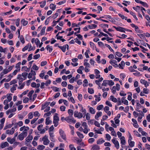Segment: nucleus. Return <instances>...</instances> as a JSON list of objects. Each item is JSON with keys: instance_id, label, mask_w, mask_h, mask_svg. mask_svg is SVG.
Segmentation results:
<instances>
[{"instance_id": "obj_1", "label": "nucleus", "mask_w": 150, "mask_h": 150, "mask_svg": "<svg viewBox=\"0 0 150 150\" xmlns=\"http://www.w3.org/2000/svg\"><path fill=\"white\" fill-rule=\"evenodd\" d=\"M23 132L22 133L20 134L18 137V139L21 141L23 140L24 137H26L27 136L26 132Z\"/></svg>"}, {"instance_id": "obj_2", "label": "nucleus", "mask_w": 150, "mask_h": 150, "mask_svg": "<svg viewBox=\"0 0 150 150\" xmlns=\"http://www.w3.org/2000/svg\"><path fill=\"white\" fill-rule=\"evenodd\" d=\"M112 142L115 144V146L117 149H118L119 148V144L118 142L116 140V138L113 137L111 140Z\"/></svg>"}, {"instance_id": "obj_3", "label": "nucleus", "mask_w": 150, "mask_h": 150, "mask_svg": "<svg viewBox=\"0 0 150 150\" xmlns=\"http://www.w3.org/2000/svg\"><path fill=\"white\" fill-rule=\"evenodd\" d=\"M59 133L61 137L64 140H67L66 136L64 132L61 129L59 130Z\"/></svg>"}, {"instance_id": "obj_4", "label": "nucleus", "mask_w": 150, "mask_h": 150, "mask_svg": "<svg viewBox=\"0 0 150 150\" xmlns=\"http://www.w3.org/2000/svg\"><path fill=\"white\" fill-rule=\"evenodd\" d=\"M74 116L75 117H77L78 118H80L82 117L83 115L80 112L79 113L76 110L74 112Z\"/></svg>"}, {"instance_id": "obj_5", "label": "nucleus", "mask_w": 150, "mask_h": 150, "mask_svg": "<svg viewBox=\"0 0 150 150\" xmlns=\"http://www.w3.org/2000/svg\"><path fill=\"white\" fill-rule=\"evenodd\" d=\"M113 27L115 28L117 31L125 33V31H124V28L120 26L116 27L115 26H113Z\"/></svg>"}, {"instance_id": "obj_6", "label": "nucleus", "mask_w": 150, "mask_h": 150, "mask_svg": "<svg viewBox=\"0 0 150 150\" xmlns=\"http://www.w3.org/2000/svg\"><path fill=\"white\" fill-rule=\"evenodd\" d=\"M97 25L95 24L89 25H88V28L85 27V31L88 30V28L90 29H93L96 28Z\"/></svg>"}, {"instance_id": "obj_7", "label": "nucleus", "mask_w": 150, "mask_h": 150, "mask_svg": "<svg viewBox=\"0 0 150 150\" xmlns=\"http://www.w3.org/2000/svg\"><path fill=\"white\" fill-rule=\"evenodd\" d=\"M58 114L56 113L55 115L54 116L53 123H54L55 121H56L57 122H58L59 119V117L58 116Z\"/></svg>"}, {"instance_id": "obj_8", "label": "nucleus", "mask_w": 150, "mask_h": 150, "mask_svg": "<svg viewBox=\"0 0 150 150\" xmlns=\"http://www.w3.org/2000/svg\"><path fill=\"white\" fill-rule=\"evenodd\" d=\"M84 24V21H83L81 22H79L78 24H76L75 23H73L72 24L71 27L72 28H74L75 26L78 27L81 24Z\"/></svg>"}, {"instance_id": "obj_9", "label": "nucleus", "mask_w": 150, "mask_h": 150, "mask_svg": "<svg viewBox=\"0 0 150 150\" xmlns=\"http://www.w3.org/2000/svg\"><path fill=\"white\" fill-rule=\"evenodd\" d=\"M8 72V71L6 69H4L3 72H1L0 74V76H1V77L0 78V80L2 79L4 74H7Z\"/></svg>"}, {"instance_id": "obj_10", "label": "nucleus", "mask_w": 150, "mask_h": 150, "mask_svg": "<svg viewBox=\"0 0 150 150\" xmlns=\"http://www.w3.org/2000/svg\"><path fill=\"white\" fill-rule=\"evenodd\" d=\"M33 139V137L32 135H29L25 139L26 142H30V141L32 140Z\"/></svg>"}, {"instance_id": "obj_11", "label": "nucleus", "mask_w": 150, "mask_h": 150, "mask_svg": "<svg viewBox=\"0 0 150 150\" xmlns=\"http://www.w3.org/2000/svg\"><path fill=\"white\" fill-rule=\"evenodd\" d=\"M9 146V144L7 142H2L1 145V147L2 148H4L5 147L8 146Z\"/></svg>"}, {"instance_id": "obj_12", "label": "nucleus", "mask_w": 150, "mask_h": 150, "mask_svg": "<svg viewBox=\"0 0 150 150\" xmlns=\"http://www.w3.org/2000/svg\"><path fill=\"white\" fill-rule=\"evenodd\" d=\"M102 115V112H97L96 115L95 116V118L97 120H98V118Z\"/></svg>"}, {"instance_id": "obj_13", "label": "nucleus", "mask_w": 150, "mask_h": 150, "mask_svg": "<svg viewBox=\"0 0 150 150\" xmlns=\"http://www.w3.org/2000/svg\"><path fill=\"white\" fill-rule=\"evenodd\" d=\"M84 69V67L83 66H80L79 69L77 70V72L80 74H82L83 72L82 70H83Z\"/></svg>"}, {"instance_id": "obj_14", "label": "nucleus", "mask_w": 150, "mask_h": 150, "mask_svg": "<svg viewBox=\"0 0 150 150\" xmlns=\"http://www.w3.org/2000/svg\"><path fill=\"white\" fill-rule=\"evenodd\" d=\"M125 65V62L123 61H122L121 63L119 64L118 66H119V68L122 69H124V67H124Z\"/></svg>"}, {"instance_id": "obj_15", "label": "nucleus", "mask_w": 150, "mask_h": 150, "mask_svg": "<svg viewBox=\"0 0 150 150\" xmlns=\"http://www.w3.org/2000/svg\"><path fill=\"white\" fill-rule=\"evenodd\" d=\"M105 141L103 139V138H101L99 139L97 141V144H100L104 143Z\"/></svg>"}, {"instance_id": "obj_16", "label": "nucleus", "mask_w": 150, "mask_h": 150, "mask_svg": "<svg viewBox=\"0 0 150 150\" xmlns=\"http://www.w3.org/2000/svg\"><path fill=\"white\" fill-rule=\"evenodd\" d=\"M125 97H122L121 99L122 102L124 104L127 105H128V102L127 100L125 99Z\"/></svg>"}, {"instance_id": "obj_17", "label": "nucleus", "mask_w": 150, "mask_h": 150, "mask_svg": "<svg viewBox=\"0 0 150 150\" xmlns=\"http://www.w3.org/2000/svg\"><path fill=\"white\" fill-rule=\"evenodd\" d=\"M100 149V146L97 145H94L92 147L91 150H99Z\"/></svg>"}, {"instance_id": "obj_18", "label": "nucleus", "mask_w": 150, "mask_h": 150, "mask_svg": "<svg viewBox=\"0 0 150 150\" xmlns=\"http://www.w3.org/2000/svg\"><path fill=\"white\" fill-rule=\"evenodd\" d=\"M132 8L137 12H139L140 8V6H137L136 7H133Z\"/></svg>"}, {"instance_id": "obj_19", "label": "nucleus", "mask_w": 150, "mask_h": 150, "mask_svg": "<svg viewBox=\"0 0 150 150\" xmlns=\"http://www.w3.org/2000/svg\"><path fill=\"white\" fill-rule=\"evenodd\" d=\"M21 23L23 26H25L28 24V22L25 21L24 19H22L21 21Z\"/></svg>"}, {"instance_id": "obj_20", "label": "nucleus", "mask_w": 150, "mask_h": 150, "mask_svg": "<svg viewBox=\"0 0 150 150\" xmlns=\"http://www.w3.org/2000/svg\"><path fill=\"white\" fill-rule=\"evenodd\" d=\"M121 143L123 145H125L126 143V141L125 139V137L122 136L120 138Z\"/></svg>"}, {"instance_id": "obj_21", "label": "nucleus", "mask_w": 150, "mask_h": 150, "mask_svg": "<svg viewBox=\"0 0 150 150\" xmlns=\"http://www.w3.org/2000/svg\"><path fill=\"white\" fill-rule=\"evenodd\" d=\"M50 8L53 11H54L56 8V5L53 4H50Z\"/></svg>"}, {"instance_id": "obj_22", "label": "nucleus", "mask_w": 150, "mask_h": 150, "mask_svg": "<svg viewBox=\"0 0 150 150\" xmlns=\"http://www.w3.org/2000/svg\"><path fill=\"white\" fill-rule=\"evenodd\" d=\"M110 100L115 103H116L117 101V99L116 98H115L113 96H110Z\"/></svg>"}, {"instance_id": "obj_23", "label": "nucleus", "mask_w": 150, "mask_h": 150, "mask_svg": "<svg viewBox=\"0 0 150 150\" xmlns=\"http://www.w3.org/2000/svg\"><path fill=\"white\" fill-rule=\"evenodd\" d=\"M23 69H24L25 70V71L26 72H29L30 69V67L29 68H27V67L26 66H23L22 67L21 70L22 71Z\"/></svg>"}, {"instance_id": "obj_24", "label": "nucleus", "mask_w": 150, "mask_h": 150, "mask_svg": "<svg viewBox=\"0 0 150 150\" xmlns=\"http://www.w3.org/2000/svg\"><path fill=\"white\" fill-rule=\"evenodd\" d=\"M68 113L69 115L72 117L74 114V111L72 110L69 109L68 110Z\"/></svg>"}, {"instance_id": "obj_25", "label": "nucleus", "mask_w": 150, "mask_h": 150, "mask_svg": "<svg viewBox=\"0 0 150 150\" xmlns=\"http://www.w3.org/2000/svg\"><path fill=\"white\" fill-rule=\"evenodd\" d=\"M50 117H48L46 118V119L45 124L47 125H49L52 122V121L50 120Z\"/></svg>"}, {"instance_id": "obj_26", "label": "nucleus", "mask_w": 150, "mask_h": 150, "mask_svg": "<svg viewBox=\"0 0 150 150\" xmlns=\"http://www.w3.org/2000/svg\"><path fill=\"white\" fill-rule=\"evenodd\" d=\"M46 48L47 50H49V52H51L52 51L53 49L52 46H50L49 45H47Z\"/></svg>"}, {"instance_id": "obj_27", "label": "nucleus", "mask_w": 150, "mask_h": 150, "mask_svg": "<svg viewBox=\"0 0 150 150\" xmlns=\"http://www.w3.org/2000/svg\"><path fill=\"white\" fill-rule=\"evenodd\" d=\"M69 121V122H67L68 123L71 122H73L74 123H75L76 122V120H74V118L72 117H71V118H70Z\"/></svg>"}, {"instance_id": "obj_28", "label": "nucleus", "mask_w": 150, "mask_h": 150, "mask_svg": "<svg viewBox=\"0 0 150 150\" xmlns=\"http://www.w3.org/2000/svg\"><path fill=\"white\" fill-rule=\"evenodd\" d=\"M105 45L106 47L108 48L109 49L110 51L114 53V51L109 45L106 44H105Z\"/></svg>"}, {"instance_id": "obj_29", "label": "nucleus", "mask_w": 150, "mask_h": 150, "mask_svg": "<svg viewBox=\"0 0 150 150\" xmlns=\"http://www.w3.org/2000/svg\"><path fill=\"white\" fill-rule=\"evenodd\" d=\"M88 92L90 94H92L94 93V90L92 88H88Z\"/></svg>"}, {"instance_id": "obj_30", "label": "nucleus", "mask_w": 150, "mask_h": 150, "mask_svg": "<svg viewBox=\"0 0 150 150\" xmlns=\"http://www.w3.org/2000/svg\"><path fill=\"white\" fill-rule=\"evenodd\" d=\"M58 47L60 48L63 52H65L66 51V49L65 45L63 46H58Z\"/></svg>"}, {"instance_id": "obj_31", "label": "nucleus", "mask_w": 150, "mask_h": 150, "mask_svg": "<svg viewBox=\"0 0 150 150\" xmlns=\"http://www.w3.org/2000/svg\"><path fill=\"white\" fill-rule=\"evenodd\" d=\"M130 13L131 15L133 16L134 18L135 19L136 21L138 20V18H137L135 13L133 12L132 11H130Z\"/></svg>"}, {"instance_id": "obj_32", "label": "nucleus", "mask_w": 150, "mask_h": 150, "mask_svg": "<svg viewBox=\"0 0 150 150\" xmlns=\"http://www.w3.org/2000/svg\"><path fill=\"white\" fill-rule=\"evenodd\" d=\"M140 4L142 5L144 7L148 8V4L146 2H144L142 1H141Z\"/></svg>"}, {"instance_id": "obj_33", "label": "nucleus", "mask_w": 150, "mask_h": 150, "mask_svg": "<svg viewBox=\"0 0 150 150\" xmlns=\"http://www.w3.org/2000/svg\"><path fill=\"white\" fill-rule=\"evenodd\" d=\"M108 80H104L103 81V83L102 84V86H106L107 84L108 85Z\"/></svg>"}, {"instance_id": "obj_34", "label": "nucleus", "mask_w": 150, "mask_h": 150, "mask_svg": "<svg viewBox=\"0 0 150 150\" xmlns=\"http://www.w3.org/2000/svg\"><path fill=\"white\" fill-rule=\"evenodd\" d=\"M45 146L42 145H39L37 147V149L40 150H42L45 149Z\"/></svg>"}, {"instance_id": "obj_35", "label": "nucleus", "mask_w": 150, "mask_h": 150, "mask_svg": "<svg viewBox=\"0 0 150 150\" xmlns=\"http://www.w3.org/2000/svg\"><path fill=\"white\" fill-rule=\"evenodd\" d=\"M89 112L92 114H94L95 113V110L92 107H90L89 108Z\"/></svg>"}, {"instance_id": "obj_36", "label": "nucleus", "mask_w": 150, "mask_h": 150, "mask_svg": "<svg viewBox=\"0 0 150 150\" xmlns=\"http://www.w3.org/2000/svg\"><path fill=\"white\" fill-rule=\"evenodd\" d=\"M76 133L77 134V135L80 138H83L84 136L83 134H81V132H77Z\"/></svg>"}, {"instance_id": "obj_37", "label": "nucleus", "mask_w": 150, "mask_h": 150, "mask_svg": "<svg viewBox=\"0 0 150 150\" xmlns=\"http://www.w3.org/2000/svg\"><path fill=\"white\" fill-rule=\"evenodd\" d=\"M100 58V56L99 55H98L97 56V58L96 59V61L98 64H100L101 63Z\"/></svg>"}, {"instance_id": "obj_38", "label": "nucleus", "mask_w": 150, "mask_h": 150, "mask_svg": "<svg viewBox=\"0 0 150 150\" xmlns=\"http://www.w3.org/2000/svg\"><path fill=\"white\" fill-rule=\"evenodd\" d=\"M129 144L131 147H133L135 143L134 141H130L128 142Z\"/></svg>"}, {"instance_id": "obj_39", "label": "nucleus", "mask_w": 150, "mask_h": 150, "mask_svg": "<svg viewBox=\"0 0 150 150\" xmlns=\"http://www.w3.org/2000/svg\"><path fill=\"white\" fill-rule=\"evenodd\" d=\"M51 88L52 90L55 92L59 91V88L55 86H52Z\"/></svg>"}, {"instance_id": "obj_40", "label": "nucleus", "mask_w": 150, "mask_h": 150, "mask_svg": "<svg viewBox=\"0 0 150 150\" xmlns=\"http://www.w3.org/2000/svg\"><path fill=\"white\" fill-rule=\"evenodd\" d=\"M34 91L33 90H31L30 92L28 93V96L29 97V98H31L32 96V94L34 93Z\"/></svg>"}, {"instance_id": "obj_41", "label": "nucleus", "mask_w": 150, "mask_h": 150, "mask_svg": "<svg viewBox=\"0 0 150 150\" xmlns=\"http://www.w3.org/2000/svg\"><path fill=\"white\" fill-rule=\"evenodd\" d=\"M100 26L102 28H108L109 25H108L105 24H101L100 25Z\"/></svg>"}, {"instance_id": "obj_42", "label": "nucleus", "mask_w": 150, "mask_h": 150, "mask_svg": "<svg viewBox=\"0 0 150 150\" xmlns=\"http://www.w3.org/2000/svg\"><path fill=\"white\" fill-rule=\"evenodd\" d=\"M135 30L137 33H141L142 30L139 29L138 27L137 26L135 28Z\"/></svg>"}, {"instance_id": "obj_43", "label": "nucleus", "mask_w": 150, "mask_h": 150, "mask_svg": "<svg viewBox=\"0 0 150 150\" xmlns=\"http://www.w3.org/2000/svg\"><path fill=\"white\" fill-rule=\"evenodd\" d=\"M128 93H129L130 95H128L127 97V99L129 100H131L132 99V93L131 92H129Z\"/></svg>"}, {"instance_id": "obj_44", "label": "nucleus", "mask_w": 150, "mask_h": 150, "mask_svg": "<svg viewBox=\"0 0 150 150\" xmlns=\"http://www.w3.org/2000/svg\"><path fill=\"white\" fill-rule=\"evenodd\" d=\"M135 135L137 137H140L141 136V134L138 133V132L136 130H134L133 131Z\"/></svg>"}, {"instance_id": "obj_45", "label": "nucleus", "mask_w": 150, "mask_h": 150, "mask_svg": "<svg viewBox=\"0 0 150 150\" xmlns=\"http://www.w3.org/2000/svg\"><path fill=\"white\" fill-rule=\"evenodd\" d=\"M20 40L21 41L22 43V44H24L25 42V41L24 40V39L23 35H21V37L20 38Z\"/></svg>"}, {"instance_id": "obj_46", "label": "nucleus", "mask_w": 150, "mask_h": 150, "mask_svg": "<svg viewBox=\"0 0 150 150\" xmlns=\"http://www.w3.org/2000/svg\"><path fill=\"white\" fill-rule=\"evenodd\" d=\"M40 57V55L39 54H36L33 56V59H37L39 58Z\"/></svg>"}, {"instance_id": "obj_47", "label": "nucleus", "mask_w": 150, "mask_h": 150, "mask_svg": "<svg viewBox=\"0 0 150 150\" xmlns=\"http://www.w3.org/2000/svg\"><path fill=\"white\" fill-rule=\"evenodd\" d=\"M43 141V144L45 145H48L50 142V141L48 140V139H47L46 140H45Z\"/></svg>"}, {"instance_id": "obj_48", "label": "nucleus", "mask_w": 150, "mask_h": 150, "mask_svg": "<svg viewBox=\"0 0 150 150\" xmlns=\"http://www.w3.org/2000/svg\"><path fill=\"white\" fill-rule=\"evenodd\" d=\"M21 64V62H19L16 64V68H17L18 69L19 68V71H20V66Z\"/></svg>"}, {"instance_id": "obj_49", "label": "nucleus", "mask_w": 150, "mask_h": 150, "mask_svg": "<svg viewBox=\"0 0 150 150\" xmlns=\"http://www.w3.org/2000/svg\"><path fill=\"white\" fill-rule=\"evenodd\" d=\"M102 36L107 37L108 36V35L104 33L103 32L100 33V34L98 36L99 37H102Z\"/></svg>"}, {"instance_id": "obj_50", "label": "nucleus", "mask_w": 150, "mask_h": 150, "mask_svg": "<svg viewBox=\"0 0 150 150\" xmlns=\"http://www.w3.org/2000/svg\"><path fill=\"white\" fill-rule=\"evenodd\" d=\"M95 141V139L93 138H91L88 139V142L89 143H92L93 142H94Z\"/></svg>"}, {"instance_id": "obj_51", "label": "nucleus", "mask_w": 150, "mask_h": 150, "mask_svg": "<svg viewBox=\"0 0 150 150\" xmlns=\"http://www.w3.org/2000/svg\"><path fill=\"white\" fill-rule=\"evenodd\" d=\"M108 85L110 86H112L114 84V82L111 80H108Z\"/></svg>"}, {"instance_id": "obj_52", "label": "nucleus", "mask_w": 150, "mask_h": 150, "mask_svg": "<svg viewBox=\"0 0 150 150\" xmlns=\"http://www.w3.org/2000/svg\"><path fill=\"white\" fill-rule=\"evenodd\" d=\"M103 107V105H100L97 107L96 109L98 110H100L102 109Z\"/></svg>"}, {"instance_id": "obj_53", "label": "nucleus", "mask_w": 150, "mask_h": 150, "mask_svg": "<svg viewBox=\"0 0 150 150\" xmlns=\"http://www.w3.org/2000/svg\"><path fill=\"white\" fill-rule=\"evenodd\" d=\"M15 131V129H14V127H12L10 130H9V134H13Z\"/></svg>"}, {"instance_id": "obj_54", "label": "nucleus", "mask_w": 150, "mask_h": 150, "mask_svg": "<svg viewBox=\"0 0 150 150\" xmlns=\"http://www.w3.org/2000/svg\"><path fill=\"white\" fill-rule=\"evenodd\" d=\"M68 99L69 101L70 100L73 103H74L75 102V101L73 97H71L69 98H68Z\"/></svg>"}, {"instance_id": "obj_55", "label": "nucleus", "mask_w": 150, "mask_h": 150, "mask_svg": "<svg viewBox=\"0 0 150 150\" xmlns=\"http://www.w3.org/2000/svg\"><path fill=\"white\" fill-rule=\"evenodd\" d=\"M94 97L96 98L95 100L96 101L99 102L101 100V98H100V97H98V96H97V95H95L94 96Z\"/></svg>"}, {"instance_id": "obj_56", "label": "nucleus", "mask_w": 150, "mask_h": 150, "mask_svg": "<svg viewBox=\"0 0 150 150\" xmlns=\"http://www.w3.org/2000/svg\"><path fill=\"white\" fill-rule=\"evenodd\" d=\"M17 82V80L16 79H14L10 82V84L11 85H12L13 84H14L15 83H16Z\"/></svg>"}, {"instance_id": "obj_57", "label": "nucleus", "mask_w": 150, "mask_h": 150, "mask_svg": "<svg viewBox=\"0 0 150 150\" xmlns=\"http://www.w3.org/2000/svg\"><path fill=\"white\" fill-rule=\"evenodd\" d=\"M12 95V94L10 93L9 94V95L7 97V98L8 99V100L9 101V102H10L12 100V97L11 96V95Z\"/></svg>"}, {"instance_id": "obj_58", "label": "nucleus", "mask_w": 150, "mask_h": 150, "mask_svg": "<svg viewBox=\"0 0 150 150\" xmlns=\"http://www.w3.org/2000/svg\"><path fill=\"white\" fill-rule=\"evenodd\" d=\"M28 117L29 119H31L33 118V115L32 112H30L28 114Z\"/></svg>"}, {"instance_id": "obj_59", "label": "nucleus", "mask_w": 150, "mask_h": 150, "mask_svg": "<svg viewBox=\"0 0 150 150\" xmlns=\"http://www.w3.org/2000/svg\"><path fill=\"white\" fill-rule=\"evenodd\" d=\"M85 115H86V120H89L90 118V114L88 113H87L86 115L85 114Z\"/></svg>"}, {"instance_id": "obj_60", "label": "nucleus", "mask_w": 150, "mask_h": 150, "mask_svg": "<svg viewBox=\"0 0 150 150\" xmlns=\"http://www.w3.org/2000/svg\"><path fill=\"white\" fill-rule=\"evenodd\" d=\"M138 55L141 58L144 59L145 58V56L142 53L139 52L138 53Z\"/></svg>"}, {"instance_id": "obj_61", "label": "nucleus", "mask_w": 150, "mask_h": 150, "mask_svg": "<svg viewBox=\"0 0 150 150\" xmlns=\"http://www.w3.org/2000/svg\"><path fill=\"white\" fill-rule=\"evenodd\" d=\"M120 78L122 79H123L126 77L125 74L124 73H121L120 74Z\"/></svg>"}, {"instance_id": "obj_62", "label": "nucleus", "mask_w": 150, "mask_h": 150, "mask_svg": "<svg viewBox=\"0 0 150 150\" xmlns=\"http://www.w3.org/2000/svg\"><path fill=\"white\" fill-rule=\"evenodd\" d=\"M129 69L130 71L131 72H134L136 71V70L134 69L133 68L132 66H130L129 68Z\"/></svg>"}, {"instance_id": "obj_63", "label": "nucleus", "mask_w": 150, "mask_h": 150, "mask_svg": "<svg viewBox=\"0 0 150 150\" xmlns=\"http://www.w3.org/2000/svg\"><path fill=\"white\" fill-rule=\"evenodd\" d=\"M105 104L106 105H107L110 107H111L112 106V105L111 104V103L110 101H108V100L106 101L105 102Z\"/></svg>"}, {"instance_id": "obj_64", "label": "nucleus", "mask_w": 150, "mask_h": 150, "mask_svg": "<svg viewBox=\"0 0 150 150\" xmlns=\"http://www.w3.org/2000/svg\"><path fill=\"white\" fill-rule=\"evenodd\" d=\"M94 124L95 125V126L98 127H100V123L96 121H94Z\"/></svg>"}]
</instances>
